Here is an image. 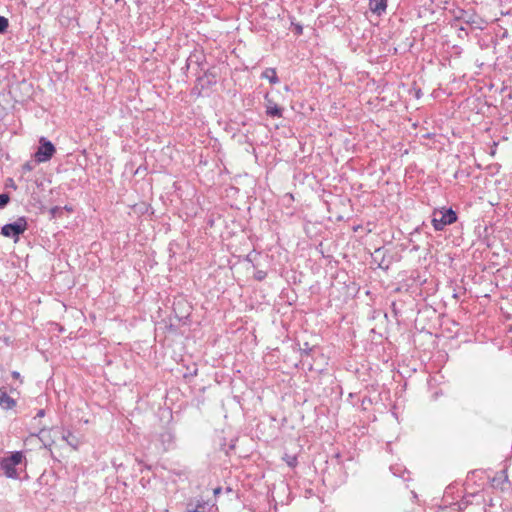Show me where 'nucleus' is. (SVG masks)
<instances>
[{
  "mask_svg": "<svg viewBox=\"0 0 512 512\" xmlns=\"http://www.w3.org/2000/svg\"><path fill=\"white\" fill-rule=\"evenodd\" d=\"M457 219V213L451 207L435 208L431 215V223L435 231L444 230L446 226L455 223Z\"/></svg>",
  "mask_w": 512,
  "mask_h": 512,
  "instance_id": "nucleus-1",
  "label": "nucleus"
},
{
  "mask_svg": "<svg viewBox=\"0 0 512 512\" xmlns=\"http://www.w3.org/2000/svg\"><path fill=\"white\" fill-rule=\"evenodd\" d=\"M28 228L27 219L22 216L19 217L15 222L8 223L2 226L1 234L5 237L12 238L14 242H18L19 237Z\"/></svg>",
  "mask_w": 512,
  "mask_h": 512,
  "instance_id": "nucleus-2",
  "label": "nucleus"
},
{
  "mask_svg": "<svg viewBox=\"0 0 512 512\" xmlns=\"http://www.w3.org/2000/svg\"><path fill=\"white\" fill-rule=\"evenodd\" d=\"M55 153L56 148L54 144L46 137H41L39 139V146L33 156L34 161L38 164L48 162Z\"/></svg>",
  "mask_w": 512,
  "mask_h": 512,
  "instance_id": "nucleus-3",
  "label": "nucleus"
},
{
  "mask_svg": "<svg viewBox=\"0 0 512 512\" xmlns=\"http://www.w3.org/2000/svg\"><path fill=\"white\" fill-rule=\"evenodd\" d=\"M387 250L384 247L375 249L372 254L373 262L377 264L378 268L388 270L391 265V260L386 259Z\"/></svg>",
  "mask_w": 512,
  "mask_h": 512,
  "instance_id": "nucleus-4",
  "label": "nucleus"
},
{
  "mask_svg": "<svg viewBox=\"0 0 512 512\" xmlns=\"http://www.w3.org/2000/svg\"><path fill=\"white\" fill-rule=\"evenodd\" d=\"M266 114L270 117H283V108L278 106L274 101L269 99L268 94L265 96Z\"/></svg>",
  "mask_w": 512,
  "mask_h": 512,
  "instance_id": "nucleus-5",
  "label": "nucleus"
},
{
  "mask_svg": "<svg viewBox=\"0 0 512 512\" xmlns=\"http://www.w3.org/2000/svg\"><path fill=\"white\" fill-rule=\"evenodd\" d=\"M205 59V54L202 50L194 49L187 58L186 66L189 68L191 64H195L198 67H202Z\"/></svg>",
  "mask_w": 512,
  "mask_h": 512,
  "instance_id": "nucleus-6",
  "label": "nucleus"
},
{
  "mask_svg": "<svg viewBox=\"0 0 512 512\" xmlns=\"http://www.w3.org/2000/svg\"><path fill=\"white\" fill-rule=\"evenodd\" d=\"M369 8L373 13L380 16L386 12L387 0H369Z\"/></svg>",
  "mask_w": 512,
  "mask_h": 512,
  "instance_id": "nucleus-7",
  "label": "nucleus"
},
{
  "mask_svg": "<svg viewBox=\"0 0 512 512\" xmlns=\"http://www.w3.org/2000/svg\"><path fill=\"white\" fill-rule=\"evenodd\" d=\"M197 81L201 84L202 87L211 86L216 84L217 75L213 71L207 70L203 76L198 77Z\"/></svg>",
  "mask_w": 512,
  "mask_h": 512,
  "instance_id": "nucleus-8",
  "label": "nucleus"
},
{
  "mask_svg": "<svg viewBox=\"0 0 512 512\" xmlns=\"http://www.w3.org/2000/svg\"><path fill=\"white\" fill-rule=\"evenodd\" d=\"M210 510V505L205 501H198L195 506L188 504L187 512H207Z\"/></svg>",
  "mask_w": 512,
  "mask_h": 512,
  "instance_id": "nucleus-9",
  "label": "nucleus"
},
{
  "mask_svg": "<svg viewBox=\"0 0 512 512\" xmlns=\"http://www.w3.org/2000/svg\"><path fill=\"white\" fill-rule=\"evenodd\" d=\"M0 404L4 405L6 409H12L16 405V401L11 398L5 391L0 393Z\"/></svg>",
  "mask_w": 512,
  "mask_h": 512,
  "instance_id": "nucleus-10",
  "label": "nucleus"
},
{
  "mask_svg": "<svg viewBox=\"0 0 512 512\" xmlns=\"http://www.w3.org/2000/svg\"><path fill=\"white\" fill-rule=\"evenodd\" d=\"M62 439L67 442L69 446H71L73 449H77L79 441L78 439L72 434L71 431H63L62 433Z\"/></svg>",
  "mask_w": 512,
  "mask_h": 512,
  "instance_id": "nucleus-11",
  "label": "nucleus"
},
{
  "mask_svg": "<svg viewBox=\"0 0 512 512\" xmlns=\"http://www.w3.org/2000/svg\"><path fill=\"white\" fill-rule=\"evenodd\" d=\"M262 78L268 79L271 84H277L279 82V78L277 76L275 68H267L263 71Z\"/></svg>",
  "mask_w": 512,
  "mask_h": 512,
  "instance_id": "nucleus-12",
  "label": "nucleus"
},
{
  "mask_svg": "<svg viewBox=\"0 0 512 512\" xmlns=\"http://www.w3.org/2000/svg\"><path fill=\"white\" fill-rule=\"evenodd\" d=\"M24 458V455L21 451H15L11 454L10 457L6 458L5 460L8 462L9 465L16 466L22 462Z\"/></svg>",
  "mask_w": 512,
  "mask_h": 512,
  "instance_id": "nucleus-13",
  "label": "nucleus"
},
{
  "mask_svg": "<svg viewBox=\"0 0 512 512\" xmlns=\"http://www.w3.org/2000/svg\"><path fill=\"white\" fill-rule=\"evenodd\" d=\"M457 20H461L466 24H472L474 23V14L469 13L465 10H459L458 15L456 16Z\"/></svg>",
  "mask_w": 512,
  "mask_h": 512,
  "instance_id": "nucleus-14",
  "label": "nucleus"
},
{
  "mask_svg": "<svg viewBox=\"0 0 512 512\" xmlns=\"http://www.w3.org/2000/svg\"><path fill=\"white\" fill-rule=\"evenodd\" d=\"M2 468L5 470V474L8 477H10V478L16 477L15 467L12 465H9L5 459L2 462Z\"/></svg>",
  "mask_w": 512,
  "mask_h": 512,
  "instance_id": "nucleus-15",
  "label": "nucleus"
},
{
  "mask_svg": "<svg viewBox=\"0 0 512 512\" xmlns=\"http://www.w3.org/2000/svg\"><path fill=\"white\" fill-rule=\"evenodd\" d=\"M283 460L291 468H294L297 465V463H298L297 457L295 455L285 454L284 457H283Z\"/></svg>",
  "mask_w": 512,
  "mask_h": 512,
  "instance_id": "nucleus-16",
  "label": "nucleus"
},
{
  "mask_svg": "<svg viewBox=\"0 0 512 512\" xmlns=\"http://www.w3.org/2000/svg\"><path fill=\"white\" fill-rule=\"evenodd\" d=\"M304 348H301V358L304 363L307 362L306 358L314 351V348L309 347L308 343L304 344Z\"/></svg>",
  "mask_w": 512,
  "mask_h": 512,
  "instance_id": "nucleus-17",
  "label": "nucleus"
},
{
  "mask_svg": "<svg viewBox=\"0 0 512 512\" xmlns=\"http://www.w3.org/2000/svg\"><path fill=\"white\" fill-rule=\"evenodd\" d=\"M390 470L392 471V473L395 475V476H398V477H402L403 479L407 480L408 478H406L403 474L406 472L405 469H403L401 466L399 465H396V466H391L390 467Z\"/></svg>",
  "mask_w": 512,
  "mask_h": 512,
  "instance_id": "nucleus-18",
  "label": "nucleus"
},
{
  "mask_svg": "<svg viewBox=\"0 0 512 512\" xmlns=\"http://www.w3.org/2000/svg\"><path fill=\"white\" fill-rule=\"evenodd\" d=\"M9 27V21L6 17L0 16V34H4Z\"/></svg>",
  "mask_w": 512,
  "mask_h": 512,
  "instance_id": "nucleus-19",
  "label": "nucleus"
},
{
  "mask_svg": "<svg viewBox=\"0 0 512 512\" xmlns=\"http://www.w3.org/2000/svg\"><path fill=\"white\" fill-rule=\"evenodd\" d=\"M10 202V196L8 193L0 194V209H3Z\"/></svg>",
  "mask_w": 512,
  "mask_h": 512,
  "instance_id": "nucleus-20",
  "label": "nucleus"
},
{
  "mask_svg": "<svg viewBox=\"0 0 512 512\" xmlns=\"http://www.w3.org/2000/svg\"><path fill=\"white\" fill-rule=\"evenodd\" d=\"M36 164L35 161H27L22 165V171L25 173L30 172L35 168Z\"/></svg>",
  "mask_w": 512,
  "mask_h": 512,
  "instance_id": "nucleus-21",
  "label": "nucleus"
},
{
  "mask_svg": "<svg viewBox=\"0 0 512 512\" xmlns=\"http://www.w3.org/2000/svg\"><path fill=\"white\" fill-rule=\"evenodd\" d=\"M161 438L163 442L172 443L174 436L171 432L166 431L163 434H161Z\"/></svg>",
  "mask_w": 512,
  "mask_h": 512,
  "instance_id": "nucleus-22",
  "label": "nucleus"
},
{
  "mask_svg": "<svg viewBox=\"0 0 512 512\" xmlns=\"http://www.w3.org/2000/svg\"><path fill=\"white\" fill-rule=\"evenodd\" d=\"M267 276V273L263 270H258L256 271V273L254 274V278L258 281H262L266 278Z\"/></svg>",
  "mask_w": 512,
  "mask_h": 512,
  "instance_id": "nucleus-23",
  "label": "nucleus"
},
{
  "mask_svg": "<svg viewBox=\"0 0 512 512\" xmlns=\"http://www.w3.org/2000/svg\"><path fill=\"white\" fill-rule=\"evenodd\" d=\"M61 211H62V209L60 207L55 206L50 209V214H51L52 218H55L61 214Z\"/></svg>",
  "mask_w": 512,
  "mask_h": 512,
  "instance_id": "nucleus-24",
  "label": "nucleus"
},
{
  "mask_svg": "<svg viewBox=\"0 0 512 512\" xmlns=\"http://www.w3.org/2000/svg\"><path fill=\"white\" fill-rule=\"evenodd\" d=\"M6 186L11 187V188H13L14 190H16V189H17V185L15 184V182L13 181V179H12V178H9V179L7 180V184H6Z\"/></svg>",
  "mask_w": 512,
  "mask_h": 512,
  "instance_id": "nucleus-25",
  "label": "nucleus"
},
{
  "mask_svg": "<svg viewBox=\"0 0 512 512\" xmlns=\"http://www.w3.org/2000/svg\"><path fill=\"white\" fill-rule=\"evenodd\" d=\"M295 31L297 35H301L303 32V27L299 24L295 25Z\"/></svg>",
  "mask_w": 512,
  "mask_h": 512,
  "instance_id": "nucleus-26",
  "label": "nucleus"
},
{
  "mask_svg": "<svg viewBox=\"0 0 512 512\" xmlns=\"http://www.w3.org/2000/svg\"><path fill=\"white\" fill-rule=\"evenodd\" d=\"M12 377L15 378V379H19L20 378V373L17 372V371H13L12 372Z\"/></svg>",
  "mask_w": 512,
  "mask_h": 512,
  "instance_id": "nucleus-27",
  "label": "nucleus"
},
{
  "mask_svg": "<svg viewBox=\"0 0 512 512\" xmlns=\"http://www.w3.org/2000/svg\"><path fill=\"white\" fill-rule=\"evenodd\" d=\"M45 414V411L43 409H40L38 412H37V416L38 417H43Z\"/></svg>",
  "mask_w": 512,
  "mask_h": 512,
  "instance_id": "nucleus-28",
  "label": "nucleus"
},
{
  "mask_svg": "<svg viewBox=\"0 0 512 512\" xmlns=\"http://www.w3.org/2000/svg\"><path fill=\"white\" fill-rule=\"evenodd\" d=\"M220 492H221V488H220V487H218V488L214 489V494H216V495H217V494H219Z\"/></svg>",
  "mask_w": 512,
  "mask_h": 512,
  "instance_id": "nucleus-29",
  "label": "nucleus"
},
{
  "mask_svg": "<svg viewBox=\"0 0 512 512\" xmlns=\"http://www.w3.org/2000/svg\"><path fill=\"white\" fill-rule=\"evenodd\" d=\"M308 365H309V368L311 369L312 368V363L308 362Z\"/></svg>",
  "mask_w": 512,
  "mask_h": 512,
  "instance_id": "nucleus-30",
  "label": "nucleus"
}]
</instances>
